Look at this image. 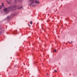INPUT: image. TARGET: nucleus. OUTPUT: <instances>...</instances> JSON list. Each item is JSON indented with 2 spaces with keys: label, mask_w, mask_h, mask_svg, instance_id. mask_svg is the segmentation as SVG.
<instances>
[{
  "label": "nucleus",
  "mask_w": 77,
  "mask_h": 77,
  "mask_svg": "<svg viewBox=\"0 0 77 77\" xmlns=\"http://www.w3.org/2000/svg\"><path fill=\"white\" fill-rule=\"evenodd\" d=\"M8 2V3H9V2Z\"/></svg>",
  "instance_id": "13"
},
{
  "label": "nucleus",
  "mask_w": 77,
  "mask_h": 77,
  "mask_svg": "<svg viewBox=\"0 0 77 77\" xmlns=\"http://www.w3.org/2000/svg\"><path fill=\"white\" fill-rule=\"evenodd\" d=\"M47 75H48V74H47Z\"/></svg>",
  "instance_id": "15"
},
{
  "label": "nucleus",
  "mask_w": 77,
  "mask_h": 77,
  "mask_svg": "<svg viewBox=\"0 0 77 77\" xmlns=\"http://www.w3.org/2000/svg\"><path fill=\"white\" fill-rule=\"evenodd\" d=\"M28 26H29V27H30V25H29Z\"/></svg>",
  "instance_id": "10"
},
{
  "label": "nucleus",
  "mask_w": 77,
  "mask_h": 77,
  "mask_svg": "<svg viewBox=\"0 0 77 77\" xmlns=\"http://www.w3.org/2000/svg\"><path fill=\"white\" fill-rule=\"evenodd\" d=\"M35 3H39V2L37 1H35Z\"/></svg>",
  "instance_id": "4"
},
{
  "label": "nucleus",
  "mask_w": 77,
  "mask_h": 77,
  "mask_svg": "<svg viewBox=\"0 0 77 77\" xmlns=\"http://www.w3.org/2000/svg\"><path fill=\"white\" fill-rule=\"evenodd\" d=\"M2 5H1L0 6V9H1V8H3V7H4V4H3V3H2Z\"/></svg>",
  "instance_id": "2"
},
{
  "label": "nucleus",
  "mask_w": 77,
  "mask_h": 77,
  "mask_svg": "<svg viewBox=\"0 0 77 77\" xmlns=\"http://www.w3.org/2000/svg\"><path fill=\"white\" fill-rule=\"evenodd\" d=\"M72 42H73L72 41H71L70 42L71 44H72Z\"/></svg>",
  "instance_id": "7"
},
{
  "label": "nucleus",
  "mask_w": 77,
  "mask_h": 77,
  "mask_svg": "<svg viewBox=\"0 0 77 77\" xmlns=\"http://www.w3.org/2000/svg\"><path fill=\"white\" fill-rule=\"evenodd\" d=\"M54 51H55V52H56V51H57L56 50L54 49Z\"/></svg>",
  "instance_id": "5"
},
{
  "label": "nucleus",
  "mask_w": 77,
  "mask_h": 77,
  "mask_svg": "<svg viewBox=\"0 0 77 77\" xmlns=\"http://www.w3.org/2000/svg\"><path fill=\"white\" fill-rule=\"evenodd\" d=\"M67 44V43H66V44Z\"/></svg>",
  "instance_id": "14"
},
{
  "label": "nucleus",
  "mask_w": 77,
  "mask_h": 77,
  "mask_svg": "<svg viewBox=\"0 0 77 77\" xmlns=\"http://www.w3.org/2000/svg\"><path fill=\"white\" fill-rule=\"evenodd\" d=\"M22 8V7H21L19 9H21Z\"/></svg>",
  "instance_id": "8"
},
{
  "label": "nucleus",
  "mask_w": 77,
  "mask_h": 77,
  "mask_svg": "<svg viewBox=\"0 0 77 77\" xmlns=\"http://www.w3.org/2000/svg\"><path fill=\"white\" fill-rule=\"evenodd\" d=\"M30 2H32L31 4H32V3H33V2H34V0H30Z\"/></svg>",
  "instance_id": "3"
},
{
  "label": "nucleus",
  "mask_w": 77,
  "mask_h": 77,
  "mask_svg": "<svg viewBox=\"0 0 77 77\" xmlns=\"http://www.w3.org/2000/svg\"><path fill=\"white\" fill-rule=\"evenodd\" d=\"M16 5H15V7H16Z\"/></svg>",
  "instance_id": "11"
},
{
  "label": "nucleus",
  "mask_w": 77,
  "mask_h": 77,
  "mask_svg": "<svg viewBox=\"0 0 77 77\" xmlns=\"http://www.w3.org/2000/svg\"><path fill=\"white\" fill-rule=\"evenodd\" d=\"M69 44H70V42H69Z\"/></svg>",
  "instance_id": "12"
},
{
  "label": "nucleus",
  "mask_w": 77,
  "mask_h": 77,
  "mask_svg": "<svg viewBox=\"0 0 77 77\" xmlns=\"http://www.w3.org/2000/svg\"><path fill=\"white\" fill-rule=\"evenodd\" d=\"M32 24V21H30V24Z\"/></svg>",
  "instance_id": "6"
},
{
  "label": "nucleus",
  "mask_w": 77,
  "mask_h": 77,
  "mask_svg": "<svg viewBox=\"0 0 77 77\" xmlns=\"http://www.w3.org/2000/svg\"><path fill=\"white\" fill-rule=\"evenodd\" d=\"M12 9V7H10L8 8H5L3 9L4 11L5 12H6V13H7V12H8V11H11V9Z\"/></svg>",
  "instance_id": "1"
},
{
  "label": "nucleus",
  "mask_w": 77,
  "mask_h": 77,
  "mask_svg": "<svg viewBox=\"0 0 77 77\" xmlns=\"http://www.w3.org/2000/svg\"><path fill=\"white\" fill-rule=\"evenodd\" d=\"M54 71H55V72H57V71H56V70H54Z\"/></svg>",
  "instance_id": "9"
}]
</instances>
